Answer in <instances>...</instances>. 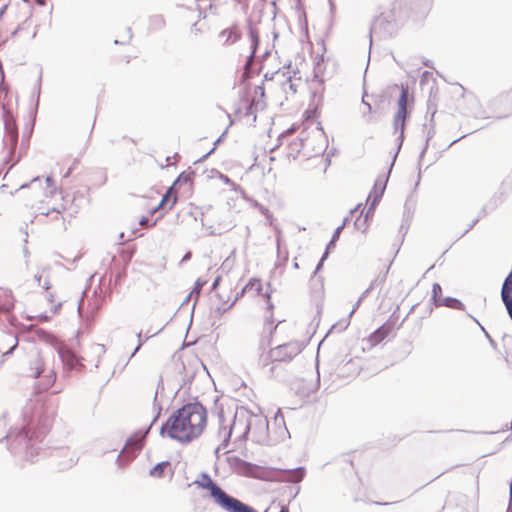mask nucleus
<instances>
[{
  "instance_id": "obj_1",
  "label": "nucleus",
  "mask_w": 512,
  "mask_h": 512,
  "mask_svg": "<svg viewBox=\"0 0 512 512\" xmlns=\"http://www.w3.org/2000/svg\"><path fill=\"white\" fill-rule=\"evenodd\" d=\"M242 294L255 302L253 312L254 334L262 349L268 348L276 338L281 321L275 322V306L271 294L264 289L260 279L252 278L242 289Z\"/></svg>"
},
{
  "instance_id": "obj_2",
  "label": "nucleus",
  "mask_w": 512,
  "mask_h": 512,
  "mask_svg": "<svg viewBox=\"0 0 512 512\" xmlns=\"http://www.w3.org/2000/svg\"><path fill=\"white\" fill-rule=\"evenodd\" d=\"M207 423L206 408L200 403H188L168 418L163 430L172 439L188 443L197 439L204 432Z\"/></svg>"
},
{
  "instance_id": "obj_3",
  "label": "nucleus",
  "mask_w": 512,
  "mask_h": 512,
  "mask_svg": "<svg viewBox=\"0 0 512 512\" xmlns=\"http://www.w3.org/2000/svg\"><path fill=\"white\" fill-rule=\"evenodd\" d=\"M58 414V406L48 401L36 404L34 422L31 428V438L44 439L52 430Z\"/></svg>"
},
{
  "instance_id": "obj_4",
  "label": "nucleus",
  "mask_w": 512,
  "mask_h": 512,
  "mask_svg": "<svg viewBox=\"0 0 512 512\" xmlns=\"http://www.w3.org/2000/svg\"><path fill=\"white\" fill-rule=\"evenodd\" d=\"M301 349V343L298 341H289L262 353L260 359L263 365H269L274 362H286L297 356L301 352Z\"/></svg>"
},
{
  "instance_id": "obj_5",
  "label": "nucleus",
  "mask_w": 512,
  "mask_h": 512,
  "mask_svg": "<svg viewBox=\"0 0 512 512\" xmlns=\"http://www.w3.org/2000/svg\"><path fill=\"white\" fill-rule=\"evenodd\" d=\"M265 89L263 85L248 86L246 90V112L245 115L251 118L252 122L257 119V113L266 107Z\"/></svg>"
},
{
  "instance_id": "obj_6",
  "label": "nucleus",
  "mask_w": 512,
  "mask_h": 512,
  "mask_svg": "<svg viewBox=\"0 0 512 512\" xmlns=\"http://www.w3.org/2000/svg\"><path fill=\"white\" fill-rule=\"evenodd\" d=\"M399 328V316L392 314L382 326L366 338V341L370 347H375Z\"/></svg>"
},
{
  "instance_id": "obj_7",
  "label": "nucleus",
  "mask_w": 512,
  "mask_h": 512,
  "mask_svg": "<svg viewBox=\"0 0 512 512\" xmlns=\"http://www.w3.org/2000/svg\"><path fill=\"white\" fill-rule=\"evenodd\" d=\"M193 484L201 489L207 491L208 495L214 500V502L220 506L221 503L225 500L228 494L223 491L218 484L208 475L201 474Z\"/></svg>"
},
{
  "instance_id": "obj_8",
  "label": "nucleus",
  "mask_w": 512,
  "mask_h": 512,
  "mask_svg": "<svg viewBox=\"0 0 512 512\" xmlns=\"http://www.w3.org/2000/svg\"><path fill=\"white\" fill-rule=\"evenodd\" d=\"M190 180L191 179L189 175H185L184 173H182L176 179L173 185L166 191L161 201L157 205L152 206L149 209L150 213L153 214L158 210H171L177 202V193L175 191V186L181 184L182 182H189Z\"/></svg>"
},
{
  "instance_id": "obj_9",
  "label": "nucleus",
  "mask_w": 512,
  "mask_h": 512,
  "mask_svg": "<svg viewBox=\"0 0 512 512\" xmlns=\"http://www.w3.org/2000/svg\"><path fill=\"white\" fill-rule=\"evenodd\" d=\"M408 87L401 86V94L398 100V109L394 116L393 126L395 133L403 134L407 117Z\"/></svg>"
},
{
  "instance_id": "obj_10",
  "label": "nucleus",
  "mask_w": 512,
  "mask_h": 512,
  "mask_svg": "<svg viewBox=\"0 0 512 512\" xmlns=\"http://www.w3.org/2000/svg\"><path fill=\"white\" fill-rule=\"evenodd\" d=\"M242 38V32L238 24H233L218 34V41L223 47H231Z\"/></svg>"
},
{
  "instance_id": "obj_11",
  "label": "nucleus",
  "mask_w": 512,
  "mask_h": 512,
  "mask_svg": "<svg viewBox=\"0 0 512 512\" xmlns=\"http://www.w3.org/2000/svg\"><path fill=\"white\" fill-rule=\"evenodd\" d=\"M35 280L38 282L39 286H42L45 289V298H49L50 306H49V312L54 314L56 312L57 305L59 303H56L52 299V295L48 293V290L50 289V280H49V272L47 269H42L37 274L34 275Z\"/></svg>"
},
{
  "instance_id": "obj_12",
  "label": "nucleus",
  "mask_w": 512,
  "mask_h": 512,
  "mask_svg": "<svg viewBox=\"0 0 512 512\" xmlns=\"http://www.w3.org/2000/svg\"><path fill=\"white\" fill-rule=\"evenodd\" d=\"M220 507L226 512H258L252 506H249L230 495L225 498Z\"/></svg>"
},
{
  "instance_id": "obj_13",
  "label": "nucleus",
  "mask_w": 512,
  "mask_h": 512,
  "mask_svg": "<svg viewBox=\"0 0 512 512\" xmlns=\"http://www.w3.org/2000/svg\"><path fill=\"white\" fill-rule=\"evenodd\" d=\"M18 345V338L15 334L5 332L0 335V352L2 354L11 353Z\"/></svg>"
},
{
  "instance_id": "obj_14",
  "label": "nucleus",
  "mask_w": 512,
  "mask_h": 512,
  "mask_svg": "<svg viewBox=\"0 0 512 512\" xmlns=\"http://www.w3.org/2000/svg\"><path fill=\"white\" fill-rule=\"evenodd\" d=\"M501 296L510 316H512V277L511 279H505L502 286Z\"/></svg>"
},
{
  "instance_id": "obj_15",
  "label": "nucleus",
  "mask_w": 512,
  "mask_h": 512,
  "mask_svg": "<svg viewBox=\"0 0 512 512\" xmlns=\"http://www.w3.org/2000/svg\"><path fill=\"white\" fill-rule=\"evenodd\" d=\"M61 358L64 364L70 369H76L82 366L81 358H79L74 352L71 350H65L61 353Z\"/></svg>"
},
{
  "instance_id": "obj_16",
  "label": "nucleus",
  "mask_w": 512,
  "mask_h": 512,
  "mask_svg": "<svg viewBox=\"0 0 512 512\" xmlns=\"http://www.w3.org/2000/svg\"><path fill=\"white\" fill-rule=\"evenodd\" d=\"M385 189V185H383L381 182H376L373 188V191L369 194L367 201H371V206L369 208V211H373L375 208V205L379 202L380 198L383 195Z\"/></svg>"
},
{
  "instance_id": "obj_17",
  "label": "nucleus",
  "mask_w": 512,
  "mask_h": 512,
  "mask_svg": "<svg viewBox=\"0 0 512 512\" xmlns=\"http://www.w3.org/2000/svg\"><path fill=\"white\" fill-rule=\"evenodd\" d=\"M14 308V297L11 292H0V312L8 313Z\"/></svg>"
},
{
  "instance_id": "obj_18",
  "label": "nucleus",
  "mask_w": 512,
  "mask_h": 512,
  "mask_svg": "<svg viewBox=\"0 0 512 512\" xmlns=\"http://www.w3.org/2000/svg\"><path fill=\"white\" fill-rule=\"evenodd\" d=\"M142 446H143V436L134 435L127 441V443L123 449V452L134 453L135 451L141 450Z\"/></svg>"
},
{
  "instance_id": "obj_19",
  "label": "nucleus",
  "mask_w": 512,
  "mask_h": 512,
  "mask_svg": "<svg viewBox=\"0 0 512 512\" xmlns=\"http://www.w3.org/2000/svg\"><path fill=\"white\" fill-rule=\"evenodd\" d=\"M305 476V469L302 467L286 470L285 477L288 481L298 483L302 481Z\"/></svg>"
},
{
  "instance_id": "obj_20",
  "label": "nucleus",
  "mask_w": 512,
  "mask_h": 512,
  "mask_svg": "<svg viewBox=\"0 0 512 512\" xmlns=\"http://www.w3.org/2000/svg\"><path fill=\"white\" fill-rule=\"evenodd\" d=\"M170 463L167 461L161 462L153 467L149 474L154 478H162L165 476L167 471H170Z\"/></svg>"
},
{
  "instance_id": "obj_21",
  "label": "nucleus",
  "mask_w": 512,
  "mask_h": 512,
  "mask_svg": "<svg viewBox=\"0 0 512 512\" xmlns=\"http://www.w3.org/2000/svg\"><path fill=\"white\" fill-rule=\"evenodd\" d=\"M431 299H432L434 305L437 307L445 304V299L443 298L442 288H441L440 284H438V283L433 284Z\"/></svg>"
},
{
  "instance_id": "obj_22",
  "label": "nucleus",
  "mask_w": 512,
  "mask_h": 512,
  "mask_svg": "<svg viewBox=\"0 0 512 512\" xmlns=\"http://www.w3.org/2000/svg\"><path fill=\"white\" fill-rule=\"evenodd\" d=\"M5 129L12 143H16L18 139V130L15 121L9 118L5 122Z\"/></svg>"
},
{
  "instance_id": "obj_23",
  "label": "nucleus",
  "mask_w": 512,
  "mask_h": 512,
  "mask_svg": "<svg viewBox=\"0 0 512 512\" xmlns=\"http://www.w3.org/2000/svg\"><path fill=\"white\" fill-rule=\"evenodd\" d=\"M31 375L34 377H39L40 374L44 371V365L41 359L36 358L31 362Z\"/></svg>"
},
{
  "instance_id": "obj_24",
  "label": "nucleus",
  "mask_w": 512,
  "mask_h": 512,
  "mask_svg": "<svg viewBox=\"0 0 512 512\" xmlns=\"http://www.w3.org/2000/svg\"><path fill=\"white\" fill-rule=\"evenodd\" d=\"M301 149L302 147L300 142L294 141L290 143L287 152L288 158L296 159L299 156Z\"/></svg>"
},
{
  "instance_id": "obj_25",
  "label": "nucleus",
  "mask_w": 512,
  "mask_h": 512,
  "mask_svg": "<svg viewBox=\"0 0 512 512\" xmlns=\"http://www.w3.org/2000/svg\"><path fill=\"white\" fill-rule=\"evenodd\" d=\"M392 263H393V261L389 260L387 263H385L383 265L379 275L377 276V278L375 280L376 282H378V284H383L386 281Z\"/></svg>"
},
{
  "instance_id": "obj_26",
  "label": "nucleus",
  "mask_w": 512,
  "mask_h": 512,
  "mask_svg": "<svg viewBox=\"0 0 512 512\" xmlns=\"http://www.w3.org/2000/svg\"><path fill=\"white\" fill-rule=\"evenodd\" d=\"M134 253H135V248L133 246H128L121 250L120 257L125 265L131 261Z\"/></svg>"
},
{
  "instance_id": "obj_27",
  "label": "nucleus",
  "mask_w": 512,
  "mask_h": 512,
  "mask_svg": "<svg viewBox=\"0 0 512 512\" xmlns=\"http://www.w3.org/2000/svg\"><path fill=\"white\" fill-rule=\"evenodd\" d=\"M249 34L251 38L252 54H254L259 43V35L255 29H251Z\"/></svg>"
},
{
  "instance_id": "obj_28",
  "label": "nucleus",
  "mask_w": 512,
  "mask_h": 512,
  "mask_svg": "<svg viewBox=\"0 0 512 512\" xmlns=\"http://www.w3.org/2000/svg\"><path fill=\"white\" fill-rule=\"evenodd\" d=\"M139 224L142 227H148V226H154L156 224V221H154L151 225L148 224V218L147 217H141L139 220Z\"/></svg>"
},
{
  "instance_id": "obj_29",
  "label": "nucleus",
  "mask_w": 512,
  "mask_h": 512,
  "mask_svg": "<svg viewBox=\"0 0 512 512\" xmlns=\"http://www.w3.org/2000/svg\"><path fill=\"white\" fill-rule=\"evenodd\" d=\"M45 181H46L48 187L51 189L50 193H52L53 190L55 189V182H54V180L51 177H47Z\"/></svg>"
},
{
  "instance_id": "obj_30",
  "label": "nucleus",
  "mask_w": 512,
  "mask_h": 512,
  "mask_svg": "<svg viewBox=\"0 0 512 512\" xmlns=\"http://www.w3.org/2000/svg\"><path fill=\"white\" fill-rule=\"evenodd\" d=\"M49 380H48V383L46 384V388L50 387L56 380V375L54 372H51L48 376Z\"/></svg>"
},
{
  "instance_id": "obj_31",
  "label": "nucleus",
  "mask_w": 512,
  "mask_h": 512,
  "mask_svg": "<svg viewBox=\"0 0 512 512\" xmlns=\"http://www.w3.org/2000/svg\"><path fill=\"white\" fill-rule=\"evenodd\" d=\"M395 5L401 6L402 4L414 3L416 0H392Z\"/></svg>"
},
{
  "instance_id": "obj_32",
  "label": "nucleus",
  "mask_w": 512,
  "mask_h": 512,
  "mask_svg": "<svg viewBox=\"0 0 512 512\" xmlns=\"http://www.w3.org/2000/svg\"><path fill=\"white\" fill-rule=\"evenodd\" d=\"M65 210H66V207H65V206H63V205H61L60 207H53V208H52V211H55V212H57L58 214L62 213V212H63V211H65Z\"/></svg>"
},
{
  "instance_id": "obj_33",
  "label": "nucleus",
  "mask_w": 512,
  "mask_h": 512,
  "mask_svg": "<svg viewBox=\"0 0 512 512\" xmlns=\"http://www.w3.org/2000/svg\"><path fill=\"white\" fill-rule=\"evenodd\" d=\"M283 86H284V87H285V86H289V88H290V89H292L293 84H292V80H291V78H290V77L285 79V81L283 82Z\"/></svg>"
},
{
  "instance_id": "obj_34",
  "label": "nucleus",
  "mask_w": 512,
  "mask_h": 512,
  "mask_svg": "<svg viewBox=\"0 0 512 512\" xmlns=\"http://www.w3.org/2000/svg\"><path fill=\"white\" fill-rule=\"evenodd\" d=\"M236 426H237V422H236V420H234L230 427L229 436H231V434L234 432V430L236 429Z\"/></svg>"
},
{
  "instance_id": "obj_35",
  "label": "nucleus",
  "mask_w": 512,
  "mask_h": 512,
  "mask_svg": "<svg viewBox=\"0 0 512 512\" xmlns=\"http://www.w3.org/2000/svg\"><path fill=\"white\" fill-rule=\"evenodd\" d=\"M342 226L338 227L337 230L335 231V235L333 237V239H336L338 238L339 234H340V231L342 230Z\"/></svg>"
},
{
  "instance_id": "obj_36",
  "label": "nucleus",
  "mask_w": 512,
  "mask_h": 512,
  "mask_svg": "<svg viewBox=\"0 0 512 512\" xmlns=\"http://www.w3.org/2000/svg\"><path fill=\"white\" fill-rule=\"evenodd\" d=\"M280 512H290L287 506H282Z\"/></svg>"
},
{
  "instance_id": "obj_37",
  "label": "nucleus",
  "mask_w": 512,
  "mask_h": 512,
  "mask_svg": "<svg viewBox=\"0 0 512 512\" xmlns=\"http://www.w3.org/2000/svg\"><path fill=\"white\" fill-rule=\"evenodd\" d=\"M510 500L512 502V480H511V483H510Z\"/></svg>"
},
{
  "instance_id": "obj_38",
  "label": "nucleus",
  "mask_w": 512,
  "mask_h": 512,
  "mask_svg": "<svg viewBox=\"0 0 512 512\" xmlns=\"http://www.w3.org/2000/svg\"><path fill=\"white\" fill-rule=\"evenodd\" d=\"M100 177H101V182H102V183H103V182H105V180H106V176H105V175H100Z\"/></svg>"
},
{
  "instance_id": "obj_39",
  "label": "nucleus",
  "mask_w": 512,
  "mask_h": 512,
  "mask_svg": "<svg viewBox=\"0 0 512 512\" xmlns=\"http://www.w3.org/2000/svg\"><path fill=\"white\" fill-rule=\"evenodd\" d=\"M38 4L44 5V0H36Z\"/></svg>"
},
{
  "instance_id": "obj_40",
  "label": "nucleus",
  "mask_w": 512,
  "mask_h": 512,
  "mask_svg": "<svg viewBox=\"0 0 512 512\" xmlns=\"http://www.w3.org/2000/svg\"><path fill=\"white\" fill-rule=\"evenodd\" d=\"M511 430H512V420H511Z\"/></svg>"
}]
</instances>
